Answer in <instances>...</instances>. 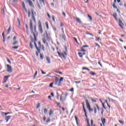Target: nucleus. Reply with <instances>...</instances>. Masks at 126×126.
<instances>
[{"instance_id":"nucleus-1","label":"nucleus","mask_w":126,"mask_h":126,"mask_svg":"<svg viewBox=\"0 0 126 126\" xmlns=\"http://www.w3.org/2000/svg\"><path fill=\"white\" fill-rule=\"evenodd\" d=\"M30 29L31 33L33 34V35L34 38V39H33V38H32V36H31V38L32 39V42H30V47L31 49H33V44H32V43H33L34 46L37 51H36V55L37 57H38L39 56V54L41 53V49H42V50L44 51H45V46H44V45L41 44V41H39L38 42V45L39 47L37 46V44H36V41H37V38H36V34H35V32H34L33 31V22H32V20L31 19L30 20Z\"/></svg>"},{"instance_id":"nucleus-2","label":"nucleus","mask_w":126,"mask_h":126,"mask_svg":"<svg viewBox=\"0 0 126 126\" xmlns=\"http://www.w3.org/2000/svg\"><path fill=\"white\" fill-rule=\"evenodd\" d=\"M63 81V77H61L60 79H59V78H58V77L55 76L54 84H55V85H58V86H61V83H62V81Z\"/></svg>"},{"instance_id":"nucleus-3","label":"nucleus","mask_w":126,"mask_h":126,"mask_svg":"<svg viewBox=\"0 0 126 126\" xmlns=\"http://www.w3.org/2000/svg\"><path fill=\"white\" fill-rule=\"evenodd\" d=\"M47 41H50L51 37L49 36V34L46 32V34H44L42 37V41L43 42L44 44H46V42H47Z\"/></svg>"},{"instance_id":"nucleus-4","label":"nucleus","mask_w":126,"mask_h":126,"mask_svg":"<svg viewBox=\"0 0 126 126\" xmlns=\"http://www.w3.org/2000/svg\"><path fill=\"white\" fill-rule=\"evenodd\" d=\"M57 54L58 55V56H59V57L60 58H63V59H65V56H67V53H66V52L64 51L63 53H60V52L57 51Z\"/></svg>"},{"instance_id":"nucleus-5","label":"nucleus","mask_w":126,"mask_h":126,"mask_svg":"<svg viewBox=\"0 0 126 126\" xmlns=\"http://www.w3.org/2000/svg\"><path fill=\"white\" fill-rule=\"evenodd\" d=\"M85 101H86L87 108L88 110H89V111L90 112V113H91V112H93V109L91 108L90 104H89V102H88V100L85 99Z\"/></svg>"},{"instance_id":"nucleus-6","label":"nucleus","mask_w":126,"mask_h":126,"mask_svg":"<svg viewBox=\"0 0 126 126\" xmlns=\"http://www.w3.org/2000/svg\"><path fill=\"white\" fill-rule=\"evenodd\" d=\"M38 27L39 31L41 34L43 33V28H42V24H41V21L38 22Z\"/></svg>"},{"instance_id":"nucleus-7","label":"nucleus","mask_w":126,"mask_h":126,"mask_svg":"<svg viewBox=\"0 0 126 126\" xmlns=\"http://www.w3.org/2000/svg\"><path fill=\"white\" fill-rule=\"evenodd\" d=\"M82 105L83 106V110L85 113V116L87 118V112H86V109H85V107L84 106V102H82Z\"/></svg>"},{"instance_id":"nucleus-8","label":"nucleus","mask_w":126,"mask_h":126,"mask_svg":"<svg viewBox=\"0 0 126 126\" xmlns=\"http://www.w3.org/2000/svg\"><path fill=\"white\" fill-rule=\"evenodd\" d=\"M6 66L7 68V72H12V69L11 68V66L9 65V64H7Z\"/></svg>"},{"instance_id":"nucleus-9","label":"nucleus","mask_w":126,"mask_h":126,"mask_svg":"<svg viewBox=\"0 0 126 126\" xmlns=\"http://www.w3.org/2000/svg\"><path fill=\"white\" fill-rule=\"evenodd\" d=\"M31 13H32V20L34 21V22H36V19L34 16V10H33L32 9L31 10Z\"/></svg>"},{"instance_id":"nucleus-10","label":"nucleus","mask_w":126,"mask_h":126,"mask_svg":"<svg viewBox=\"0 0 126 126\" xmlns=\"http://www.w3.org/2000/svg\"><path fill=\"white\" fill-rule=\"evenodd\" d=\"M119 26L122 29H124V23H123V21H122V20L119 19Z\"/></svg>"},{"instance_id":"nucleus-11","label":"nucleus","mask_w":126,"mask_h":126,"mask_svg":"<svg viewBox=\"0 0 126 126\" xmlns=\"http://www.w3.org/2000/svg\"><path fill=\"white\" fill-rule=\"evenodd\" d=\"M10 75H7V76H5L4 77V81H3L2 83H5V82H6V81H7V80H8V77H10Z\"/></svg>"},{"instance_id":"nucleus-12","label":"nucleus","mask_w":126,"mask_h":126,"mask_svg":"<svg viewBox=\"0 0 126 126\" xmlns=\"http://www.w3.org/2000/svg\"><path fill=\"white\" fill-rule=\"evenodd\" d=\"M11 116H7L5 117V120L6 121V123H7L9 119H11Z\"/></svg>"},{"instance_id":"nucleus-13","label":"nucleus","mask_w":126,"mask_h":126,"mask_svg":"<svg viewBox=\"0 0 126 126\" xmlns=\"http://www.w3.org/2000/svg\"><path fill=\"white\" fill-rule=\"evenodd\" d=\"M22 6H23V8L24 9V10H25V11L27 13V9L26 8V7H25V4L24 3V2H22Z\"/></svg>"},{"instance_id":"nucleus-14","label":"nucleus","mask_w":126,"mask_h":126,"mask_svg":"<svg viewBox=\"0 0 126 126\" xmlns=\"http://www.w3.org/2000/svg\"><path fill=\"white\" fill-rule=\"evenodd\" d=\"M101 121L102 123V125L103 126H105V124H106V119L101 118Z\"/></svg>"},{"instance_id":"nucleus-15","label":"nucleus","mask_w":126,"mask_h":126,"mask_svg":"<svg viewBox=\"0 0 126 126\" xmlns=\"http://www.w3.org/2000/svg\"><path fill=\"white\" fill-rule=\"evenodd\" d=\"M28 3H29V5H30V6H32V7H34V5L33 4V3H32V1H31V0H29Z\"/></svg>"},{"instance_id":"nucleus-16","label":"nucleus","mask_w":126,"mask_h":126,"mask_svg":"<svg viewBox=\"0 0 126 126\" xmlns=\"http://www.w3.org/2000/svg\"><path fill=\"white\" fill-rule=\"evenodd\" d=\"M46 60L48 63H51V60L50 59V57H46Z\"/></svg>"},{"instance_id":"nucleus-17","label":"nucleus","mask_w":126,"mask_h":126,"mask_svg":"<svg viewBox=\"0 0 126 126\" xmlns=\"http://www.w3.org/2000/svg\"><path fill=\"white\" fill-rule=\"evenodd\" d=\"M74 19L76 20V21H77V22H78L79 23H81V21L80 20V19L76 17L74 18Z\"/></svg>"},{"instance_id":"nucleus-18","label":"nucleus","mask_w":126,"mask_h":126,"mask_svg":"<svg viewBox=\"0 0 126 126\" xmlns=\"http://www.w3.org/2000/svg\"><path fill=\"white\" fill-rule=\"evenodd\" d=\"M86 121L87 122V126H90V124H89V120L88 119V116L86 117Z\"/></svg>"},{"instance_id":"nucleus-19","label":"nucleus","mask_w":126,"mask_h":126,"mask_svg":"<svg viewBox=\"0 0 126 126\" xmlns=\"http://www.w3.org/2000/svg\"><path fill=\"white\" fill-rule=\"evenodd\" d=\"M53 114H54V111H53V110H52V109H50V111H49V116H52V115H53Z\"/></svg>"},{"instance_id":"nucleus-20","label":"nucleus","mask_w":126,"mask_h":126,"mask_svg":"<svg viewBox=\"0 0 126 126\" xmlns=\"http://www.w3.org/2000/svg\"><path fill=\"white\" fill-rule=\"evenodd\" d=\"M11 31V27H9V28L8 29L7 34H9V32H10Z\"/></svg>"},{"instance_id":"nucleus-21","label":"nucleus","mask_w":126,"mask_h":126,"mask_svg":"<svg viewBox=\"0 0 126 126\" xmlns=\"http://www.w3.org/2000/svg\"><path fill=\"white\" fill-rule=\"evenodd\" d=\"M51 122V118H48L47 120L46 121V124H48L49 123H50Z\"/></svg>"},{"instance_id":"nucleus-22","label":"nucleus","mask_w":126,"mask_h":126,"mask_svg":"<svg viewBox=\"0 0 126 126\" xmlns=\"http://www.w3.org/2000/svg\"><path fill=\"white\" fill-rule=\"evenodd\" d=\"M45 25L46 26V28L48 30H49V23H48V22H46L45 23Z\"/></svg>"},{"instance_id":"nucleus-23","label":"nucleus","mask_w":126,"mask_h":126,"mask_svg":"<svg viewBox=\"0 0 126 126\" xmlns=\"http://www.w3.org/2000/svg\"><path fill=\"white\" fill-rule=\"evenodd\" d=\"M2 114L4 115V116H6V115H9L11 114V112H7V113L2 112Z\"/></svg>"},{"instance_id":"nucleus-24","label":"nucleus","mask_w":126,"mask_h":126,"mask_svg":"<svg viewBox=\"0 0 126 126\" xmlns=\"http://www.w3.org/2000/svg\"><path fill=\"white\" fill-rule=\"evenodd\" d=\"M78 55H79V57L80 58H83V55L82 54V53L79 52V53H78Z\"/></svg>"},{"instance_id":"nucleus-25","label":"nucleus","mask_w":126,"mask_h":126,"mask_svg":"<svg viewBox=\"0 0 126 126\" xmlns=\"http://www.w3.org/2000/svg\"><path fill=\"white\" fill-rule=\"evenodd\" d=\"M75 120L76 121L77 126H78V121H77V117H76V116H75Z\"/></svg>"},{"instance_id":"nucleus-26","label":"nucleus","mask_w":126,"mask_h":126,"mask_svg":"<svg viewBox=\"0 0 126 126\" xmlns=\"http://www.w3.org/2000/svg\"><path fill=\"white\" fill-rule=\"evenodd\" d=\"M80 49H81V52H84V53H85V52H86V50L85 49H83V47H80Z\"/></svg>"},{"instance_id":"nucleus-27","label":"nucleus","mask_w":126,"mask_h":126,"mask_svg":"<svg viewBox=\"0 0 126 126\" xmlns=\"http://www.w3.org/2000/svg\"><path fill=\"white\" fill-rule=\"evenodd\" d=\"M118 122L120 123V124L122 125V126H124V124H125V122H124L123 121H122L121 120H119Z\"/></svg>"},{"instance_id":"nucleus-28","label":"nucleus","mask_w":126,"mask_h":126,"mask_svg":"<svg viewBox=\"0 0 126 126\" xmlns=\"http://www.w3.org/2000/svg\"><path fill=\"white\" fill-rule=\"evenodd\" d=\"M112 6L114 8H115V9H117L118 8L117 7V6L116 5V4L115 3H113L112 4Z\"/></svg>"},{"instance_id":"nucleus-29","label":"nucleus","mask_w":126,"mask_h":126,"mask_svg":"<svg viewBox=\"0 0 126 126\" xmlns=\"http://www.w3.org/2000/svg\"><path fill=\"white\" fill-rule=\"evenodd\" d=\"M94 114H96V113H97V108H96V107H94Z\"/></svg>"},{"instance_id":"nucleus-30","label":"nucleus","mask_w":126,"mask_h":126,"mask_svg":"<svg viewBox=\"0 0 126 126\" xmlns=\"http://www.w3.org/2000/svg\"><path fill=\"white\" fill-rule=\"evenodd\" d=\"M7 62L10 63V64H11V62H10V60L8 59V57H6Z\"/></svg>"},{"instance_id":"nucleus-31","label":"nucleus","mask_w":126,"mask_h":126,"mask_svg":"<svg viewBox=\"0 0 126 126\" xmlns=\"http://www.w3.org/2000/svg\"><path fill=\"white\" fill-rule=\"evenodd\" d=\"M90 74H91V75L94 76V75H96V73L94 72H91Z\"/></svg>"},{"instance_id":"nucleus-32","label":"nucleus","mask_w":126,"mask_h":126,"mask_svg":"<svg viewBox=\"0 0 126 126\" xmlns=\"http://www.w3.org/2000/svg\"><path fill=\"white\" fill-rule=\"evenodd\" d=\"M52 20L54 22H56V20H55V16L52 15Z\"/></svg>"},{"instance_id":"nucleus-33","label":"nucleus","mask_w":126,"mask_h":126,"mask_svg":"<svg viewBox=\"0 0 126 126\" xmlns=\"http://www.w3.org/2000/svg\"><path fill=\"white\" fill-rule=\"evenodd\" d=\"M40 59H41V60H43V59H44V57L43 56V54H40Z\"/></svg>"},{"instance_id":"nucleus-34","label":"nucleus","mask_w":126,"mask_h":126,"mask_svg":"<svg viewBox=\"0 0 126 126\" xmlns=\"http://www.w3.org/2000/svg\"><path fill=\"white\" fill-rule=\"evenodd\" d=\"M88 17H89L90 21H92V17H91V16H90V15H88Z\"/></svg>"},{"instance_id":"nucleus-35","label":"nucleus","mask_w":126,"mask_h":126,"mask_svg":"<svg viewBox=\"0 0 126 126\" xmlns=\"http://www.w3.org/2000/svg\"><path fill=\"white\" fill-rule=\"evenodd\" d=\"M94 45H96V46L98 47V48H101V46H100V45H99L98 43L96 42L94 43Z\"/></svg>"},{"instance_id":"nucleus-36","label":"nucleus","mask_w":126,"mask_h":126,"mask_svg":"<svg viewBox=\"0 0 126 126\" xmlns=\"http://www.w3.org/2000/svg\"><path fill=\"white\" fill-rule=\"evenodd\" d=\"M86 34L87 35H90L91 36H92V37L94 36V35L93 34H92V33H90L89 32H86Z\"/></svg>"},{"instance_id":"nucleus-37","label":"nucleus","mask_w":126,"mask_h":126,"mask_svg":"<svg viewBox=\"0 0 126 126\" xmlns=\"http://www.w3.org/2000/svg\"><path fill=\"white\" fill-rule=\"evenodd\" d=\"M31 15V12H30V11H28V17H30Z\"/></svg>"},{"instance_id":"nucleus-38","label":"nucleus","mask_w":126,"mask_h":126,"mask_svg":"<svg viewBox=\"0 0 126 126\" xmlns=\"http://www.w3.org/2000/svg\"><path fill=\"white\" fill-rule=\"evenodd\" d=\"M105 102L107 105V106L109 107V109L111 108V106H110V105H109V104L108 103V101L107 100H105Z\"/></svg>"},{"instance_id":"nucleus-39","label":"nucleus","mask_w":126,"mask_h":126,"mask_svg":"<svg viewBox=\"0 0 126 126\" xmlns=\"http://www.w3.org/2000/svg\"><path fill=\"white\" fill-rule=\"evenodd\" d=\"M43 111L45 114H47V112H48V110H47V109L46 108L44 109Z\"/></svg>"},{"instance_id":"nucleus-40","label":"nucleus","mask_w":126,"mask_h":126,"mask_svg":"<svg viewBox=\"0 0 126 126\" xmlns=\"http://www.w3.org/2000/svg\"><path fill=\"white\" fill-rule=\"evenodd\" d=\"M40 103H37L36 106V109H39V108H40Z\"/></svg>"},{"instance_id":"nucleus-41","label":"nucleus","mask_w":126,"mask_h":126,"mask_svg":"<svg viewBox=\"0 0 126 126\" xmlns=\"http://www.w3.org/2000/svg\"><path fill=\"white\" fill-rule=\"evenodd\" d=\"M73 39H74V41H76V42L77 43V44H79V43L78 41H77V39H76L75 37H73Z\"/></svg>"},{"instance_id":"nucleus-42","label":"nucleus","mask_w":126,"mask_h":126,"mask_svg":"<svg viewBox=\"0 0 126 126\" xmlns=\"http://www.w3.org/2000/svg\"><path fill=\"white\" fill-rule=\"evenodd\" d=\"M53 85H54V82H52V83H50V85H49V87H50V88L53 87Z\"/></svg>"},{"instance_id":"nucleus-43","label":"nucleus","mask_w":126,"mask_h":126,"mask_svg":"<svg viewBox=\"0 0 126 126\" xmlns=\"http://www.w3.org/2000/svg\"><path fill=\"white\" fill-rule=\"evenodd\" d=\"M18 44V41H15V42H14L13 43V45H16V44Z\"/></svg>"},{"instance_id":"nucleus-44","label":"nucleus","mask_w":126,"mask_h":126,"mask_svg":"<svg viewBox=\"0 0 126 126\" xmlns=\"http://www.w3.org/2000/svg\"><path fill=\"white\" fill-rule=\"evenodd\" d=\"M101 40V38L98 37H96V38L95 39V41H100Z\"/></svg>"},{"instance_id":"nucleus-45","label":"nucleus","mask_w":126,"mask_h":126,"mask_svg":"<svg viewBox=\"0 0 126 126\" xmlns=\"http://www.w3.org/2000/svg\"><path fill=\"white\" fill-rule=\"evenodd\" d=\"M91 126H96L95 125H93V120H91Z\"/></svg>"},{"instance_id":"nucleus-46","label":"nucleus","mask_w":126,"mask_h":126,"mask_svg":"<svg viewBox=\"0 0 126 126\" xmlns=\"http://www.w3.org/2000/svg\"><path fill=\"white\" fill-rule=\"evenodd\" d=\"M82 48H89L88 45H83Z\"/></svg>"},{"instance_id":"nucleus-47","label":"nucleus","mask_w":126,"mask_h":126,"mask_svg":"<svg viewBox=\"0 0 126 126\" xmlns=\"http://www.w3.org/2000/svg\"><path fill=\"white\" fill-rule=\"evenodd\" d=\"M37 71H35V73H34V76H33V77H34V78H36V75H37Z\"/></svg>"},{"instance_id":"nucleus-48","label":"nucleus","mask_w":126,"mask_h":126,"mask_svg":"<svg viewBox=\"0 0 126 126\" xmlns=\"http://www.w3.org/2000/svg\"><path fill=\"white\" fill-rule=\"evenodd\" d=\"M74 89H73V88H72L71 89L69 90V91H70L71 92H74Z\"/></svg>"},{"instance_id":"nucleus-49","label":"nucleus","mask_w":126,"mask_h":126,"mask_svg":"<svg viewBox=\"0 0 126 126\" xmlns=\"http://www.w3.org/2000/svg\"><path fill=\"white\" fill-rule=\"evenodd\" d=\"M47 14L48 18H49V19H51V15H50V14H49V13H47Z\"/></svg>"},{"instance_id":"nucleus-50","label":"nucleus","mask_w":126,"mask_h":126,"mask_svg":"<svg viewBox=\"0 0 126 126\" xmlns=\"http://www.w3.org/2000/svg\"><path fill=\"white\" fill-rule=\"evenodd\" d=\"M95 14H96V15L100 16V17H102V15H99L97 12H95Z\"/></svg>"},{"instance_id":"nucleus-51","label":"nucleus","mask_w":126,"mask_h":126,"mask_svg":"<svg viewBox=\"0 0 126 126\" xmlns=\"http://www.w3.org/2000/svg\"><path fill=\"white\" fill-rule=\"evenodd\" d=\"M61 37L63 39V40H65V38L64 37V35L62 34Z\"/></svg>"},{"instance_id":"nucleus-52","label":"nucleus","mask_w":126,"mask_h":126,"mask_svg":"<svg viewBox=\"0 0 126 126\" xmlns=\"http://www.w3.org/2000/svg\"><path fill=\"white\" fill-rule=\"evenodd\" d=\"M113 16L114 18H115L116 19H118V18H117V17L118 16L117 14H115V15H114Z\"/></svg>"},{"instance_id":"nucleus-53","label":"nucleus","mask_w":126,"mask_h":126,"mask_svg":"<svg viewBox=\"0 0 126 126\" xmlns=\"http://www.w3.org/2000/svg\"><path fill=\"white\" fill-rule=\"evenodd\" d=\"M95 106H96V108H97L98 111H100V108H99V106H98V105L96 104H95Z\"/></svg>"},{"instance_id":"nucleus-54","label":"nucleus","mask_w":126,"mask_h":126,"mask_svg":"<svg viewBox=\"0 0 126 126\" xmlns=\"http://www.w3.org/2000/svg\"><path fill=\"white\" fill-rule=\"evenodd\" d=\"M36 25L34 26V32H35V33H36Z\"/></svg>"},{"instance_id":"nucleus-55","label":"nucleus","mask_w":126,"mask_h":126,"mask_svg":"<svg viewBox=\"0 0 126 126\" xmlns=\"http://www.w3.org/2000/svg\"><path fill=\"white\" fill-rule=\"evenodd\" d=\"M81 81H75V83H76V84H78V83H81Z\"/></svg>"},{"instance_id":"nucleus-56","label":"nucleus","mask_w":126,"mask_h":126,"mask_svg":"<svg viewBox=\"0 0 126 126\" xmlns=\"http://www.w3.org/2000/svg\"><path fill=\"white\" fill-rule=\"evenodd\" d=\"M19 46H14L12 47V49H18Z\"/></svg>"},{"instance_id":"nucleus-57","label":"nucleus","mask_w":126,"mask_h":126,"mask_svg":"<svg viewBox=\"0 0 126 126\" xmlns=\"http://www.w3.org/2000/svg\"><path fill=\"white\" fill-rule=\"evenodd\" d=\"M92 102H93L94 103H96V102H97V101H96V100L93 99H92Z\"/></svg>"},{"instance_id":"nucleus-58","label":"nucleus","mask_w":126,"mask_h":126,"mask_svg":"<svg viewBox=\"0 0 126 126\" xmlns=\"http://www.w3.org/2000/svg\"><path fill=\"white\" fill-rule=\"evenodd\" d=\"M40 2H42V3H45V2H44V0H39Z\"/></svg>"},{"instance_id":"nucleus-59","label":"nucleus","mask_w":126,"mask_h":126,"mask_svg":"<svg viewBox=\"0 0 126 126\" xmlns=\"http://www.w3.org/2000/svg\"><path fill=\"white\" fill-rule=\"evenodd\" d=\"M97 63L98 64H99V65H100V66H101V67H102V64H101V63H100L99 62H97Z\"/></svg>"},{"instance_id":"nucleus-60","label":"nucleus","mask_w":126,"mask_h":126,"mask_svg":"<svg viewBox=\"0 0 126 126\" xmlns=\"http://www.w3.org/2000/svg\"><path fill=\"white\" fill-rule=\"evenodd\" d=\"M41 71L42 74H46V72H44V71H43V70H41Z\"/></svg>"},{"instance_id":"nucleus-61","label":"nucleus","mask_w":126,"mask_h":126,"mask_svg":"<svg viewBox=\"0 0 126 126\" xmlns=\"http://www.w3.org/2000/svg\"><path fill=\"white\" fill-rule=\"evenodd\" d=\"M43 120L44 122H45L46 121V116H44L43 117Z\"/></svg>"},{"instance_id":"nucleus-62","label":"nucleus","mask_w":126,"mask_h":126,"mask_svg":"<svg viewBox=\"0 0 126 126\" xmlns=\"http://www.w3.org/2000/svg\"><path fill=\"white\" fill-rule=\"evenodd\" d=\"M2 36L3 38H4V32H3L2 33Z\"/></svg>"},{"instance_id":"nucleus-63","label":"nucleus","mask_w":126,"mask_h":126,"mask_svg":"<svg viewBox=\"0 0 126 126\" xmlns=\"http://www.w3.org/2000/svg\"><path fill=\"white\" fill-rule=\"evenodd\" d=\"M26 29L27 30H28V25L27 24H26Z\"/></svg>"},{"instance_id":"nucleus-64","label":"nucleus","mask_w":126,"mask_h":126,"mask_svg":"<svg viewBox=\"0 0 126 126\" xmlns=\"http://www.w3.org/2000/svg\"><path fill=\"white\" fill-rule=\"evenodd\" d=\"M13 40H14V41H15V40H16V36H14L13 38Z\"/></svg>"}]
</instances>
